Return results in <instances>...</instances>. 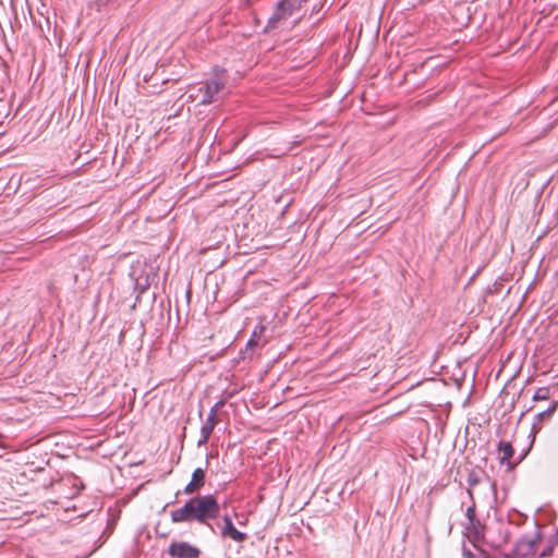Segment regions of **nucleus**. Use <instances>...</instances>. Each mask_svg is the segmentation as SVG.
Returning a JSON list of instances; mask_svg holds the SVG:
<instances>
[{
  "label": "nucleus",
  "mask_w": 558,
  "mask_h": 558,
  "mask_svg": "<svg viewBox=\"0 0 558 558\" xmlns=\"http://www.w3.org/2000/svg\"><path fill=\"white\" fill-rule=\"evenodd\" d=\"M542 538L541 531H536L533 536L527 534L523 535L514 544V551L521 556H532L538 550V544Z\"/></svg>",
  "instance_id": "39448f33"
},
{
  "label": "nucleus",
  "mask_w": 558,
  "mask_h": 558,
  "mask_svg": "<svg viewBox=\"0 0 558 558\" xmlns=\"http://www.w3.org/2000/svg\"><path fill=\"white\" fill-rule=\"evenodd\" d=\"M463 558H475V555L468 548L463 547Z\"/></svg>",
  "instance_id": "a211bd4d"
},
{
  "label": "nucleus",
  "mask_w": 558,
  "mask_h": 558,
  "mask_svg": "<svg viewBox=\"0 0 558 558\" xmlns=\"http://www.w3.org/2000/svg\"><path fill=\"white\" fill-rule=\"evenodd\" d=\"M201 554L198 547L182 541H172L167 549L171 558H199Z\"/></svg>",
  "instance_id": "20e7f679"
},
{
  "label": "nucleus",
  "mask_w": 558,
  "mask_h": 558,
  "mask_svg": "<svg viewBox=\"0 0 558 558\" xmlns=\"http://www.w3.org/2000/svg\"><path fill=\"white\" fill-rule=\"evenodd\" d=\"M510 538H511V532L509 531L508 527H506L502 532V538H501V542L499 545L501 544H508L510 542Z\"/></svg>",
  "instance_id": "dca6fc26"
},
{
  "label": "nucleus",
  "mask_w": 558,
  "mask_h": 558,
  "mask_svg": "<svg viewBox=\"0 0 558 558\" xmlns=\"http://www.w3.org/2000/svg\"><path fill=\"white\" fill-rule=\"evenodd\" d=\"M306 2L307 0H280L268 19L266 29H276L281 26L290 17L299 14Z\"/></svg>",
  "instance_id": "f03ea898"
},
{
  "label": "nucleus",
  "mask_w": 558,
  "mask_h": 558,
  "mask_svg": "<svg viewBox=\"0 0 558 558\" xmlns=\"http://www.w3.org/2000/svg\"><path fill=\"white\" fill-rule=\"evenodd\" d=\"M465 517L470 523H474L476 520V510H475V504L473 502L471 506L466 508Z\"/></svg>",
  "instance_id": "4468645a"
},
{
  "label": "nucleus",
  "mask_w": 558,
  "mask_h": 558,
  "mask_svg": "<svg viewBox=\"0 0 558 558\" xmlns=\"http://www.w3.org/2000/svg\"><path fill=\"white\" fill-rule=\"evenodd\" d=\"M111 0H97L96 4L98 8L107 5Z\"/></svg>",
  "instance_id": "6ab92c4d"
},
{
  "label": "nucleus",
  "mask_w": 558,
  "mask_h": 558,
  "mask_svg": "<svg viewBox=\"0 0 558 558\" xmlns=\"http://www.w3.org/2000/svg\"><path fill=\"white\" fill-rule=\"evenodd\" d=\"M209 461L206 460V466L197 468L193 471L191 481L185 485L183 493L185 495H195L197 494L205 485L206 481V469L208 468Z\"/></svg>",
  "instance_id": "423d86ee"
},
{
  "label": "nucleus",
  "mask_w": 558,
  "mask_h": 558,
  "mask_svg": "<svg viewBox=\"0 0 558 558\" xmlns=\"http://www.w3.org/2000/svg\"><path fill=\"white\" fill-rule=\"evenodd\" d=\"M258 345V340L255 337H251L247 341L245 349L240 351V357L242 360H252L254 354V348Z\"/></svg>",
  "instance_id": "f8f14e48"
},
{
  "label": "nucleus",
  "mask_w": 558,
  "mask_h": 558,
  "mask_svg": "<svg viewBox=\"0 0 558 558\" xmlns=\"http://www.w3.org/2000/svg\"><path fill=\"white\" fill-rule=\"evenodd\" d=\"M220 514V505L215 495H196L191 497L185 504L170 512L173 523H191L197 522L208 526L215 532L210 520L218 518Z\"/></svg>",
  "instance_id": "f257e3e1"
},
{
  "label": "nucleus",
  "mask_w": 558,
  "mask_h": 558,
  "mask_svg": "<svg viewBox=\"0 0 558 558\" xmlns=\"http://www.w3.org/2000/svg\"><path fill=\"white\" fill-rule=\"evenodd\" d=\"M197 97H198V95L197 96L190 95V98H193V99H196Z\"/></svg>",
  "instance_id": "aec40b11"
},
{
  "label": "nucleus",
  "mask_w": 558,
  "mask_h": 558,
  "mask_svg": "<svg viewBox=\"0 0 558 558\" xmlns=\"http://www.w3.org/2000/svg\"><path fill=\"white\" fill-rule=\"evenodd\" d=\"M226 84L219 78H213L207 81L203 86H201L197 92L201 94V105H210L220 99V94L225 89Z\"/></svg>",
  "instance_id": "7ed1b4c3"
},
{
  "label": "nucleus",
  "mask_w": 558,
  "mask_h": 558,
  "mask_svg": "<svg viewBox=\"0 0 558 558\" xmlns=\"http://www.w3.org/2000/svg\"><path fill=\"white\" fill-rule=\"evenodd\" d=\"M497 449L499 452H501L499 462L501 464H507L509 470H513L526 456V452H524L517 462H512L511 458L514 456V448L510 441L506 440H500L498 442Z\"/></svg>",
  "instance_id": "0eeeda50"
},
{
  "label": "nucleus",
  "mask_w": 558,
  "mask_h": 558,
  "mask_svg": "<svg viewBox=\"0 0 558 558\" xmlns=\"http://www.w3.org/2000/svg\"><path fill=\"white\" fill-rule=\"evenodd\" d=\"M265 330V327L264 326H258L255 328V330L253 331V335L252 337H255L256 339L259 337V335Z\"/></svg>",
  "instance_id": "f3484780"
},
{
  "label": "nucleus",
  "mask_w": 558,
  "mask_h": 558,
  "mask_svg": "<svg viewBox=\"0 0 558 558\" xmlns=\"http://www.w3.org/2000/svg\"><path fill=\"white\" fill-rule=\"evenodd\" d=\"M226 404V399H220L219 401H217L210 409L208 415H211V416H215L217 417V413L219 411V409H221L223 405Z\"/></svg>",
  "instance_id": "2eb2a0df"
},
{
  "label": "nucleus",
  "mask_w": 558,
  "mask_h": 558,
  "mask_svg": "<svg viewBox=\"0 0 558 558\" xmlns=\"http://www.w3.org/2000/svg\"><path fill=\"white\" fill-rule=\"evenodd\" d=\"M466 530L473 536V539L480 542L484 539V530L485 526L481 523L480 520H476L474 523H470L466 525Z\"/></svg>",
  "instance_id": "9b49d317"
},
{
  "label": "nucleus",
  "mask_w": 558,
  "mask_h": 558,
  "mask_svg": "<svg viewBox=\"0 0 558 558\" xmlns=\"http://www.w3.org/2000/svg\"><path fill=\"white\" fill-rule=\"evenodd\" d=\"M223 526L221 527L220 534L223 538H231L232 541L236 543H243L247 539V534L239 531L231 518L228 514H225L222 517Z\"/></svg>",
  "instance_id": "6e6552de"
},
{
  "label": "nucleus",
  "mask_w": 558,
  "mask_h": 558,
  "mask_svg": "<svg viewBox=\"0 0 558 558\" xmlns=\"http://www.w3.org/2000/svg\"><path fill=\"white\" fill-rule=\"evenodd\" d=\"M557 389L558 383L551 384L546 387H541L534 392L532 400L534 402L550 400L555 396Z\"/></svg>",
  "instance_id": "9d476101"
},
{
  "label": "nucleus",
  "mask_w": 558,
  "mask_h": 558,
  "mask_svg": "<svg viewBox=\"0 0 558 558\" xmlns=\"http://www.w3.org/2000/svg\"><path fill=\"white\" fill-rule=\"evenodd\" d=\"M466 483L469 486L468 494L470 495L471 498H473L472 489L481 483V476H480L478 472L471 470L468 473Z\"/></svg>",
  "instance_id": "ddd939ff"
},
{
  "label": "nucleus",
  "mask_w": 558,
  "mask_h": 558,
  "mask_svg": "<svg viewBox=\"0 0 558 558\" xmlns=\"http://www.w3.org/2000/svg\"><path fill=\"white\" fill-rule=\"evenodd\" d=\"M217 424H218V417H215L211 415L207 416L206 421L204 422V424L201 427V438L197 441L198 447H202L208 442Z\"/></svg>",
  "instance_id": "1a4fd4ad"
}]
</instances>
